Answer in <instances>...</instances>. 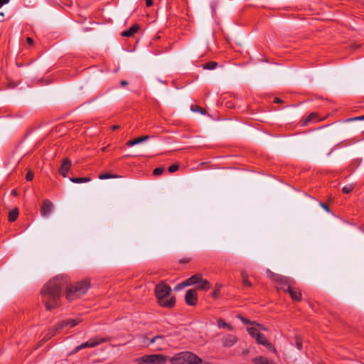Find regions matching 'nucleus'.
I'll return each mask as SVG.
<instances>
[{
  "instance_id": "nucleus-33",
  "label": "nucleus",
  "mask_w": 364,
  "mask_h": 364,
  "mask_svg": "<svg viewBox=\"0 0 364 364\" xmlns=\"http://www.w3.org/2000/svg\"><path fill=\"white\" fill-rule=\"evenodd\" d=\"M319 205H320V206H321L323 209H324L327 213H331L330 208H329V207H328V205L327 204L320 202V203H319Z\"/></svg>"
},
{
  "instance_id": "nucleus-43",
  "label": "nucleus",
  "mask_w": 364,
  "mask_h": 364,
  "mask_svg": "<svg viewBox=\"0 0 364 364\" xmlns=\"http://www.w3.org/2000/svg\"><path fill=\"white\" fill-rule=\"evenodd\" d=\"M120 84H121L122 86H125V85H128V82L126 81V80H122L120 82Z\"/></svg>"
},
{
  "instance_id": "nucleus-46",
  "label": "nucleus",
  "mask_w": 364,
  "mask_h": 364,
  "mask_svg": "<svg viewBox=\"0 0 364 364\" xmlns=\"http://www.w3.org/2000/svg\"><path fill=\"white\" fill-rule=\"evenodd\" d=\"M12 193L16 196V191L15 190H13L12 191Z\"/></svg>"
},
{
  "instance_id": "nucleus-13",
  "label": "nucleus",
  "mask_w": 364,
  "mask_h": 364,
  "mask_svg": "<svg viewBox=\"0 0 364 364\" xmlns=\"http://www.w3.org/2000/svg\"><path fill=\"white\" fill-rule=\"evenodd\" d=\"M71 166V161L68 158L65 159L59 168V173L63 177H66Z\"/></svg>"
},
{
  "instance_id": "nucleus-22",
  "label": "nucleus",
  "mask_w": 364,
  "mask_h": 364,
  "mask_svg": "<svg viewBox=\"0 0 364 364\" xmlns=\"http://www.w3.org/2000/svg\"><path fill=\"white\" fill-rule=\"evenodd\" d=\"M62 328H58V323L53 327H51L49 331H48V338L47 339H49L50 338L53 337V336H55L56 334V333L59 331V330H61Z\"/></svg>"
},
{
  "instance_id": "nucleus-17",
  "label": "nucleus",
  "mask_w": 364,
  "mask_h": 364,
  "mask_svg": "<svg viewBox=\"0 0 364 364\" xmlns=\"http://www.w3.org/2000/svg\"><path fill=\"white\" fill-rule=\"evenodd\" d=\"M149 138V136L148 135H145V136H140V137H138L134 140H129L127 142V145L128 146H133L134 145H136L139 143H141L143 141H145L146 140H147Z\"/></svg>"
},
{
  "instance_id": "nucleus-1",
  "label": "nucleus",
  "mask_w": 364,
  "mask_h": 364,
  "mask_svg": "<svg viewBox=\"0 0 364 364\" xmlns=\"http://www.w3.org/2000/svg\"><path fill=\"white\" fill-rule=\"evenodd\" d=\"M90 287L87 281H81L74 285L69 284V277L58 275L47 282L41 290V296L47 310H51L60 305L62 290L66 289V298L73 301L85 294Z\"/></svg>"
},
{
  "instance_id": "nucleus-25",
  "label": "nucleus",
  "mask_w": 364,
  "mask_h": 364,
  "mask_svg": "<svg viewBox=\"0 0 364 364\" xmlns=\"http://www.w3.org/2000/svg\"><path fill=\"white\" fill-rule=\"evenodd\" d=\"M222 287H223V285L220 283L215 284V289H214V291L213 292V294H212L213 297H214V298H218V297Z\"/></svg>"
},
{
  "instance_id": "nucleus-42",
  "label": "nucleus",
  "mask_w": 364,
  "mask_h": 364,
  "mask_svg": "<svg viewBox=\"0 0 364 364\" xmlns=\"http://www.w3.org/2000/svg\"><path fill=\"white\" fill-rule=\"evenodd\" d=\"M241 277L242 279H245V278H247V274L245 272L242 271L241 272Z\"/></svg>"
},
{
  "instance_id": "nucleus-35",
  "label": "nucleus",
  "mask_w": 364,
  "mask_h": 364,
  "mask_svg": "<svg viewBox=\"0 0 364 364\" xmlns=\"http://www.w3.org/2000/svg\"><path fill=\"white\" fill-rule=\"evenodd\" d=\"M316 117V114L314 113L310 114L306 119L305 123H308L309 122H311L314 117Z\"/></svg>"
},
{
  "instance_id": "nucleus-40",
  "label": "nucleus",
  "mask_w": 364,
  "mask_h": 364,
  "mask_svg": "<svg viewBox=\"0 0 364 364\" xmlns=\"http://www.w3.org/2000/svg\"><path fill=\"white\" fill-rule=\"evenodd\" d=\"M146 6H151L153 5V0H146Z\"/></svg>"
},
{
  "instance_id": "nucleus-18",
  "label": "nucleus",
  "mask_w": 364,
  "mask_h": 364,
  "mask_svg": "<svg viewBox=\"0 0 364 364\" xmlns=\"http://www.w3.org/2000/svg\"><path fill=\"white\" fill-rule=\"evenodd\" d=\"M139 28V26L134 25L132 27H130L128 30L124 31L122 33V35L124 37H131L138 31Z\"/></svg>"
},
{
  "instance_id": "nucleus-14",
  "label": "nucleus",
  "mask_w": 364,
  "mask_h": 364,
  "mask_svg": "<svg viewBox=\"0 0 364 364\" xmlns=\"http://www.w3.org/2000/svg\"><path fill=\"white\" fill-rule=\"evenodd\" d=\"M258 344L262 345L267 348L268 349L272 348V343L267 340L265 336L259 332V334L257 335V337L255 338Z\"/></svg>"
},
{
  "instance_id": "nucleus-37",
  "label": "nucleus",
  "mask_w": 364,
  "mask_h": 364,
  "mask_svg": "<svg viewBox=\"0 0 364 364\" xmlns=\"http://www.w3.org/2000/svg\"><path fill=\"white\" fill-rule=\"evenodd\" d=\"M296 348L299 349V350H301L302 348V343L300 341H299L298 339L296 340Z\"/></svg>"
},
{
  "instance_id": "nucleus-21",
  "label": "nucleus",
  "mask_w": 364,
  "mask_h": 364,
  "mask_svg": "<svg viewBox=\"0 0 364 364\" xmlns=\"http://www.w3.org/2000/svg\"><path fill=\"white\" fill-rule=\"evenodd\" d=\"M18 216V210L17 208L13 209L9 213V220L10 222L15 221Z\"/></svg>"
},
{
  "instance_id": "nucleus-47",
  "label": "nucleus",
  "mask_w": 364,
  "mask_h": 364,
  "mask_svg": "<svg viewBox=\"0 0 364 364\" xmlns=\"http://www.w3.org/2000/svg\"><path fill=\"white\" fill-rule=\"evenodd\" d=\"M243 353H244V354L248 353V350H244V351H243Z\"/></svg>"
},
{
  "instance_id": "nucleus-16",
  "label": "nucleus",
  "mask_w": 364,
  "mask_h": 364,
  "mask_svg": "<svg viewBox=\"0 0 364 364\" xmlns=\"http://www.w3.org/2000/svg\"><path fill=\"white\" fill-rule=\"evenodd\" d=\"M252 362L254 364H276L273 360H269L263 356H257L253 358L252 359Z\"/></svg>"
},
{
  "instance_id": "nucleus-8",
  "label": "nucleus",
  "mask_w": 364,
  "mask_h": 364,
  "mask_svg": "<svg viewBox=\"0 0 364 364\" xmlns=\"http://www.w3.org/2000/svg\"><path fill=\"white\" fill-rule=\"evenodd\" d=\"M151 344L155 345L154 348V350H163L167 347V343L164 336H154L149 341V342L147 343V346H150Z\"/></svg>"
},
{
  "instance_id": "nucleus-26",
  "label": "nucleus",
  "mask_w": 364,
  "mask_h": 364,
  "mask_svg": "<svg viewBox=\"0 0 364 364\" xmlns=\"http://www.w3.org/2000/svg\"><path fill=\"white\" fill-rule=\"evenodd\" d=\"M117 177L118 176L117 175H113V174L108 173L100 174L98 176V178L100 179H101V180L109 179V178H117Z\"/></svg>"
},
{
  "instance_id": "nucleus-2",
  "label": "nucleus",
  "mask_w": 364,
  "mask_h": 364,
  "mask_svg": "<svg viewBox=\"0 0 364 364\" xmlns=\"http://www.w3.org/2000/svg\"><path fill=\"white\" fill-rule=\"evenodd\" d=\"M268 277L275 282H277L279 287H277V289L287 291L290 294L291 299L294 301H299L301 299V293L296 289H294L293 285L295 284L294 279L289 277H287L280 274H275L270 271L267 270Z\"/></svg>"
},
{
  "instance_id": "nucleus-30",
  "label": "nucleus",
  "mask_w": 364,
  "mask_h": 364,
  "mask_svg": "<svg viewBox=\"0 0 364 364\" xmlns=\"http://www.w3.org/2000/svg\"><path fill=\"white\" fill-rule=\"evenodd\" d=\"M238 318L240 319V321L244 323V324H249V323H255V322H252L250 321V320L241 316H238Z\"/></svg>"
},
{
  "instance_id": "nucleus-32",
  "label": "nucleus",
  "mask_w": 364,
  "mask_h": 364,
  "mask_svg": "<svg viewBox=\"0 0 364 364\" xmlns=\"http://www.w3.org/2000/svg\"><path fill=\"white\" fill-rule=\"evenodd\" d=\"M33 172H32L31 171H28L26 173V178L27 181H31L33 178Z\"/></svg>"
},
{
  "instance_id": "nucleus-10",
  "label": "nucleus",
  "mask_w": 364,
  "mask_h": 364,
  "mask_svg": "<svg viewBox=\"0 0 364 364\" xmlns=\"http://www.w3.org/2000/svg\"><path fill=\"white\" fill-rule=\"evenodd\" d=\"M238 341L236 336L232 334H226L222 338V345L225 348H230L234 346Z\"/></svg>"
},
{
  "instance_id": "nucleus-41",
  "label": "nucleus",
  "mask_w": 364,
  "mask_h": 364,
  "mask_svg": "<svg viewBox=\"0 0 364 364\" xmlns=\"http://www.w3.org/2000/svg\"><path fill=\"white\" fill-rule=\"evenodd\" d=\"M26 41H27L28 44H30V45H33V40L31 37H28Z\"/></svg>"
},
{
  "instance_id": "nucleus-31",
  "label": "nucleus",
  "mask_w": 364,
  "mask_h": 364,
  "mask_svg": "<svg viewBox=\"0 0 364 364\" xmlns=\"http://www.w3.org/2000/svg\"><path fill=\"white\" fill-rule=\"evenodd\" d=\"M178 169V166L177 164H173L168 167V171L170 173H173Z\"/></svg>"
},
{
  "instance_id": "nucleus-23",
  "label": "nucleus",
  "mask_w": 364,
  "mask_h": 364,
  "mask_svg": "<svg viewBox=\"0 0 364 364\" xmlns=\"http://www.w3.org/2000/svg\"><path fill=\"white\" fill-rule=\"evenodd\" d=\"M218 63L215 61H210L203 65V69L214 70L217 68Z\"/></svg>"
},
{
  "instance_id": "nucleus-12",
  "label": "nucleus",
  "mask_w": 364,
  "mask_h": 364,
  "mask_svg": "<svg viewBox=\"0 0 364 364\" xmlns=\"http://www.w3.org/2000/svg\"><path fill=\"white\" fill-rule=\"evenodd\" d=\"M82 321L81 318L79 317L75 318H68L66 320H63L58 323V328H64L67 326L74 327Z\"/></svg>"
},
{
  "instance_id": "nucleus-44",
  "label": "nucleus",
  "mask_w": 364,
  "mask_h": 364,
  "mask_svg": "<svg viewBox=\"0 0 364 364\" xmlns=\"http://www.w3.org/2000/svg\"><path fill=\"white\" fill-rule=\"evenodd\" d=\"M119 128V125H113V126L112 127V129L113 131L117 130V129H118Z\"/></svg>"
},
{
  "instance_id": "nucleus-9",
  "label": "nucleus",
  "mask_w": 364,
  "mask_h": 364,
  "mask_svg": "<svg viewBox=\"0 0 364 364\" xmlns=\"http://www.w3.org/2000/svg\"><path fill=\"white\" fill-rule=\"evenodd\" d=\"M186 303L189 306H196L198 302V293L196 289H189L185 295Z\"/></svg>"
},
{
  "instance_id": "nucleus-3",
  "label": "nucleus",
  "mask_w": 364,
  "mask_h": 364,
  "mask_svg": "<svg viewBox=\"0 0 364 364\" xmlns=\"http://www.w3.org/2000/svg\"><path fill=\"white\" fill-rule=\"evenodd\" d=\"M171 289V287L161 282L155 287V294L158 299L159 304L164 307H173L176 303L174 296H169Z\"/></svg>"
},
{
  "instance_id": "nucleus-24",
  "label": "nucleus",
  "mask_w": 364,
  "mask_h": 364,
  "mask_svg": "<svg viewBox=\"0 0 364 364\" xmlns=\"http://www.w3.org/2000/svg\"><path fill=\"white\" fill-rule=\"evenodd\" d=\"M247 331L250 333V335L255 338L257 337V335L259 333V329L256 327H248L247 328Z\"/></svg>"
},
{
  "instance_id": "nucleus-7",
  "label": "nucleus",
  "mask_w": 364,
  "mask_h": 364,
  "mask_svg": "<svg viewBox=\"0 0 364 364\" xmlns=\"http://www.w3.org/2000/svg\"><path fill=\"white\" fill-rule=\"evenodd\" d=\"M191 278H195L196 282L193 283V285H196V291H207L211 287L210 283L207 279H203L200 274H196L191 277Z\"/></svg>"
},
{
  "instance_id": "nucleus-27",
  "label": "nucleus",
  "mask_w": 364,
  "mask_h": 364,
  "mask_svg": "<svg viewBox=\"0 0 364 364\" xmlns=\"http://www.w3.org/2000/svg\"><path fill=\"white\" fill-rule=\"evenodd\" d=\"M353 188L354 186L353 184H347L343 187L342 191L344 193H349L353 190Z\"/></svg>"
},
{
  "instance_id": "nucleus-15",
  "label": "nucleus",
  "mask_w": 364,
  "mask_h": 364,
  "mask_svg": "<svg viewBox=\"0 0 364 364\" xmlns=\"http://www.w3.org/2000/svg\"><path fill=\"white\" fill-rule=\"evenodd\" d=\"M194 282H195V278L189 277L188 279H187L186 280L183 281V282H181L180 284H178L175 287L174 290L175 291H180L181 289H183L186 287L193 285Z\"/></svg>"
},
{
  "instance_id": "nucleus-36",
  "label": "nucleus",
  "mask_w": 364,
  "mask_h": 364,
  "mask_svg": "<svg viewBox=\"0 0 364 364\" xmlns=\"http://www.w3.org/2000/svg\"><path fill=\"white\" fill-rule=\"evenodd\" d=\"M364 120V115L348 119V121Z\"/></svg>"
},
{
  "instance_id": "nucleus-11",
  "label": "nucleus",
  "mask_w": 364,
  "mask_h": 364,
  "mask_svg": "<svg viewBox=\"0 0 364 364\" xmlns=\"http://www.w3.org/2000/svg\"><path fill=\"white\" fill-rule=\"evenodd\" d=\"M54 207L49 200H43L41 207V214L43 217H48L52 213Z\"/></svg>"
},
{
  "instance_id": "nucleus-38",
  "label": "nucleus",
  "mask_w": 364,
  "mask_h": 364,
  "mask_svg": "<svg viewBox=\"0 0 364 364\" xmlns=\"http://www.w3.org/2000/svg\"><path fill=\"white\" fill-rule=\"evenodd\" d=\"M9 2V0H0V8L2 7L4 5L8 4Z\"/></svg>"
},
{
  "instance_id": "nucleus-19",
  "label": "nucleus",
  "mask_w": 364,
  "mask_h": 364,
  "mask_svg": "<svg viewBox=\"0 0 364 364\" xmlns=\"http://www.w3.org/2000/svg\"><path fill=\"white\" fill-rule=\"evenodd\" d=\"M217 324H218V328H228L230 331L233 330V327L230 323H226L222 318L218 319Z\"/></svg>"
},
{
  "instance_id": "nucleus-5",
  "label": "nucleus",
  "mask_w": 364,
  "mask_h": 364,
  "mask_svg": "<svg viewBox=\"0 0 364 364\" xmlns=\"http://www.w3.org/2000/svg\"><path fill=\"white\" fill-rule=\"evenodd\" d=\"M168 357L162 354L145 355L136 360V364H165Z\"/></svg>"
},
{
  "instance_id": "nucleus-6",
  "label": "nucleus",
  "mask_w": 364,
  "mask_h": 364,
  "mask_svg": "<svg viewBox=\"0 0 364 364\" xmlns=\"http://www.w3.org/2000/svg\"><path fill=\"white\" fill-rule=\"evenodd\" d=\"M106 341H107L106 338L96 336L95 338L90 339L88 341L85 342V343L79 345L78 346H77L73 350L72 353H76L78 351H80V350L85 348H94V347L100 345V343H105Z\"/></svg>"
},
{
  "instance_id": "nucleus-45",
  "label": "nucleus",
  "mask_w": 364,
  "mask_h": 364,
  "mask_svg": "<svg viewBox=\"0 0 364 364\" xmlns=\"http://www.w3.org/2000/svg\"><path fill=\"white\" fill-rule=\"evenodd\" d=\"M274 102L275 103H279V102H281V100H280L279 98H278V97H275V98L274 99Z\"/></svg>"
},
{
  "instance_id": "nucleus-34",
  "label": "nucleus",
  "mask_w": 364,
  "mask_h": 364,
  "mask_svg": "<svg viewBox=\"0 0 364 364\" xmlns=\"http://www.w3.org/2000/svg\"><path fill=\"white\" fill-rule=\"evenodd\" d=\"M242 284L245 287H250L252 286V283L248 280V278H245V279H242Z\"/></svg>"
},
{
  "instance_id": "nucleus-20",
  "label": "nucleus",
  "mask_w": 364,
  "mask_h": 364,
  "mask_svg": "<svg viewBox=\"0 0 364 364\" xmlns=\"http://www.w3.org/2000/svg\"><path fill=\"white\" fill-rule=\"evenodd\" d=\"M70 181L75 183H87L91 181L90 177L70 178Z\"/></svg>"
},
{
  "instance_id": "nucleus-39",
  "label": "nucleus",
  "mask_w": 364,
  "mask_h": 364,
  "mask_svg": "<svg viewBox=\"0 0 364 364\" xmlns=\"http://www.w3.org/2000/svg\"><path fill=\"white\" fill-rule=\"evenodd\" d=\"M257 326H258L261 330H263V331H267V328H265L263 325L262 324H259V323H255Z\"/></svg>"
},
{
  "instance_id": "nucleus-4",
  "label": "nucleus",
  "mask_w": 364,
  "mask_h": 364,
  "mask_svg": "<svg viewBox=\"0 0 364 364\" xmlns=\"http://www.w3.org/2000/svg\"><path fill=\"white\" fill-rule=\"evenodd\" d=\"M171 364H203V360L196 354L183 351L180 352L168 358Z\"/></svg>"
},
{
  "instance_id": "nucleus-29",
  "label": "nucleus",
  "mask_w": 364,
  "mask_h": 364,
  "mask_svg": "<svg viewBox=\"0 0 364 364\" xmlns=\"http://www.w3.org/2000/svg\"><path fill=\"white\" fill-rule=\"evenodd\" d=\"M163 171H164V168H163L158 167V168H156L154 170L153 173L155 176H159V175L162 174Z\"/></svg>"
},
{
  "instance_id": "nucleus-28",
  "label": "nucleus",
  "mask_w": 364,
  "mask_h": 364,
  "mask_svg": "<svg viewBox=\"0 0 364 364\" xmlns=\"http://www.w3.org/2000/svg\"><path fill=\"white\" fill-rule=\"evenodd\" d=\"M191 110L193 112H200V114H205V110L203 109V108L197 106V105H193V106H191Z\"/></svg>"
}]
</instances>
